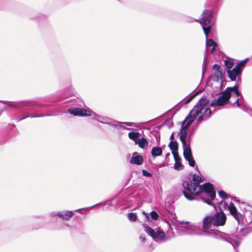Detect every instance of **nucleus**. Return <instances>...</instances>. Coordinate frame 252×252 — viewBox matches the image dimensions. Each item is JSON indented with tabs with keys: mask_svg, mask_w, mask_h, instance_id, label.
Returning <instances> with one entry per match:
<instances>
[{
	"mask_svg": "<svg viewBox=\"0 0 252 252\" xmlns=\"http://www.w3.org/2000/svg\"><path fill=\"white\" fill-rule=\"evenodd\" d=\"M218 194L220 197L222 199H225L228 197V195L226 193L222 190L218 191Z\"/></svg>",
	"mask_w": 252,
	"mask_h": 252,
	"instance_id": "obj_24",
	"label": "nucleus"
},
{
	"mask_svg": "<svg viewBox=\"0 0 252 252\" xmlns=\"http://www.w3.org/2000/svg\"><path fill=\"white\" fill-rule=\"evenodd\" d=\"M162 150L159 147H153L151 150V154L153 157L156 158L162 155Z\"/></svg>",
	"mask_w": 252,
	"mask_h": 252,
	"instance_id": "obj_20",
	"label": "nucleus"
},
{
	"mask_svg": "<svg viewBox=\"0 0 252 252\" xmlns=\"http://www.w3.org/2000/svg\"><path fill=\"white\" fill-rule=\"evenodd\" d=\"M148 140L144 137L140 138L135 145H137L139 148L142 149H146L148 146Z\"/></svg>",
	"mask_w": 252,
	"mask_h": 252,
	"instance_id": "obj_17",
	"label": "nucleus"
},
{
	"mask_svg": "<svg viewBox=\"0 0 252 252\" xmlns=\"http://www.w3.org/2000/svg\"><path fill=\"white\" fill-rule=\"evenodd\" d=\"M213 11L211 10H204L202 14V20H196V21L200 22L202 26L203 30L205 35L207 37L210 32V29L213 24ZM189 21H195L192 18H189Z\"/></svg>",
	"mask_w": 252,
	"mask_h": 252,
	"instance_id": "obj_6",
	"label": "nucleus"
},
{
	"mask_svg": "<svg viewBox=\"0 0 252 252\" xmlns=\"http://www.w3.org/2000/svg\"><path fill=\"white\" fill-rule=\"evenodd\" d=\"M169 147L170 148L173 155H174V153H176V154H177L178 144L176 141H171L169 144Z\"/></svg>",
	"mask_w": 252,
	"mask_h": 252,
	"instance_id": "obj_19",
	"label": "nucleus"
},
{
	"mask_svg": "<svg viewBox=\"0 0 252 252\" xmlns=\"http://www.w3.org/2000/svg\"><path fill=\"white\" fill-rule=\"evenodd\" d=\"M248 59H245L243 61H240L239 63H238L236 66L234 67L236 68V69H238L239 70H241V68L243 67L246 63L247 62Z\"/></svg>",
	"mask_w": 252,
	"mask_h": 252,
	"instance_id": "obj_21",
	"label": "nucleus"
},
{
	"mask_svg": "<svg viewBox=\"0 0 252 252\" xmlns=\"http://www.w3.org/2000/svg\"><path fill=\"white\" fill-rule=\"evenodd\" d=\"M86 209V208H84V209ZM83 209H82H82H78V210H76L75 212H80V211L81 210H83Z\"/></svg>",
	"mask_w": 252,
	"mask_h": 252,
	"instance_id": "obj_35",
	"label": "nucleus"
},
{
	"mask_svg": "<svg viewBox=\"0 0 252 252\" xmlns=\"http://www.w3.org/2000/svg\"><path fill=\"white\" fill-rule=\"evenodd\" d=\"M91 116L92 117L93 119L96 120L99 123L107 124L113 127H119L128 130H131V128L126 127L124 126H123V125H125L127 126H137L136 123H135L120 122L108 117L98 115L96 114L93 111H92V115Z\"/></svg>",
	"mask_w": 252,
	"mask_h": 252,
	"instance_id": "obj_5",
	"label": "nucleus"
},
{
	"mask_svg": "<svg viewBox=\"0 0 252 252\" xmlns=\"http://www.w3.org/2000/svg\"><path fill=\"white\" fill-rule=\"evenodd\" d=\"M142 174L144 176H146V177H151L152 176V174L150 173L149 172L147 171V170H142Z\"/></svg>",
	"mask_w": 252,
	"mask_h": 252,
	"instance_id": "obj_29",
	"label": "nucleus"
},
{
	"mask_svg": "<svg viewBox=\"0 0 252 252\" xmlns=\"http://www.w3.org/2000/svg\"><path fill=\"white\" fill-rule=\"evenodd\" d=\"M143 226L146 232L151 236L155 241L158 242L163 240L165 234L162 230L159 229L155 231L146 224H143Z\"/></svg>",
	"mask_w": 252,
	"mask_h": 252,
	"instance_id": "obj_7",
	"label": "nucleus"
},
{
	"mask_svg": "<svg viewBox=\"0 0 252 252\" xmlns=\"http://www.w3.org/2000/svg\"><path fill=\"white\" fill-rule=\"evenodd\" d=\"M198 94V93H196L190 96L187 100V103H189L190 101H191L195 97V96Z\"/></svg>",
	"mask_w": 252,
	"mask_h": 252,
	"instance_id": "obj_31",
	"label": "nucleus"
},
{
	"mask_svg": "<svg viewBox=\"0 0 252 252\" xmlns=\"http://www.w3.org/2000/svg\"><path fill=\"white\" fill-rule=\"evenodd\" d=\"M150 215H151V218L154 220H157L158 218V213L156 211H154L151 212Z\"/></svg>",
	"mask_w": 252,
	"mask_h": 252,
	"instance_id": "obj_27",
	"label": "nucleus"
},
{
	"mask_svg": "<svg viewBox=\"0 0 252 252\" xmlns=\"http://www.w3.org/2000/svg\"><path fill=\"white\" fill-rule=\"evenodd\" d=\"M195 169L198 170L197 166ZM198 173L199 174H193L191 179L183 182L184 195L189 200H200L208 205L213 204L212 201L216 198V191L213 186L209 183L200 185L203 181L201 174Z\"/></svg>",
	"mask_w": 252,
	"mask_h": 252,
	"instance_id": "obj_2",
	"label": "nucleus"
},
{
	"mask_svg": "<svg viewBox=\"0 0 252 252\" xmlns=\"http://www.w3.org/2000/svg\"><path fill=\"white\" fill-rule=\"evenodd\" d=\"M173 156H174L175 161H181V158L179 157L178 154H176V153H174V155H173Z\"/></svg>",
	"mask_w": 252,
	"mask_h": 252,
	"instance_id": "obj_32",
	"label": "nucleus"
},
{
	"mask_svg": "<svg viewBox=\"0 0 252 252\" xmlns=\"http://www.w3.org/2000/svg\"><path fill=\"white\" fill-rule=\"evenodd\" d=\"M241 108L243 111L247 112V113L250 114L252 116V109H251L249 108H247V107H244V106H242Z\"/></svg>",
	"mask_w": 252,
	"mask_h": 252,
	"instance_id": "obj_28",
	"label": "nucleus"
},
{
	"mask_svg": "<svg viewBox=\"0 0 252 252\" xmlns=\"http://www.w3.org/2000/svg\"><path fill=\"white\" fill-rule=\"evenodd\" d=\"M148 214H147L146 215V218H148Z\"/></svg>",
	"mask_w": 252,
	"mask_h": 252,
	"instance_id": "obj_39",
	"label": "nucleus"
},
{
	"mask_svg": "<svg viewBox=\"0 0 252 252\" xmlns=\"http://www.w3.org/2000/svg\"><path fill=\"white\" fill-rule=\"evenodd\" d=\"M170 139L171 141H173V139H174L173 133L171 135V136L170 137Z\"/></svg>",
	"mask_w": 252,
	"mask_h": 252,
	"instance_id": "obj_33",
	"label": "nucleus"
},
{
	"mask_svg": "<svg viewBox=\"0 0 252 252\" xmlns=\"http://www.w3.org/2000/svg\"><path fill=\"white\" fill-rule=\"evenodd\" d=\"M140 240L141 241H145V238L143 237V236H140Z\"/></svg>",
	"mask_w": 252,
	"mask_h": 252,
	"instance_id": "obj_34",
	"label": "nucleus"
},
{
	"mask_svg": "<svg viewBox=\"0 0 252 252\" xmlns=\"http://www.w3.org/2000/svg\"><path fill=\"white\" fill-rule=\"evenodd\" d=\"M224 65L227 68L230 69L233 67L234 63L230 61L225 60L224 61Z\"/></svg>",
	"mask_w": 252,
	"mask_h": 252,
	"instance_id": "obj_25",
	"label": "nucleus"
},
{
	"mask_svg": "<svg viewBox=\"0 0 252 252\" xmlns=\"http://www.w3.org/2000/svg\"><path fill=\"white\" fill-rule=\"evenodd\" d=\"M143 162V158L142 157L139 155L137 152H135L132 154V157L130 159V163L131 164L140 165L142 164Z\"/></svg>",
	"mask_w": 252,
	"mask_h": 252,
	"instance_id": "obj_15",
	"label": "nucleus"
},
{
	"mask_svg": "<svg viewBox=\"0 0 252 252\" xmlns=\"http://www.w3.org/2000/svg\"><path fill=\"white\" fill-rule=\"evenodd\" d=\"M38 105L40 107H46L47 106L46 105H43V104H38Z\"/></svg>",
	"mask_w": 252,
	"mask_h": 252,
	"instance_id": "obj_36",
	"label": "nucleus"
},
{
	"mask_svg": "<svg viewBox=\"0 0 252 252\" xmlns=\"http://www.w3.org/2000/svg\"><path fill=\"white\" fill-rule=\"evenodd\" d=\"M240 93L238 90L237 85H234L232 87H227L221 93V95L217 99H213L210 105L211 107L222 106L227 103H229V99L231 97H234L236 99L235 102L233 105L236 104L238 107H240V104L239 102V98Z\"/></svg>",
	"mask_w": 252,
	"mask_h": 252,
	"instance_id": "obj_4",
	"label": "nucleus"
},
{
	"mask_svg": "<svg viewBox=\"0 0 252 252\" xmlns=\"http://www.w3.org/2000/svg\"><path fill=\"white\" fill-rule=\"evenodd\" d=\"M52 116V115H50V114H46V115H27V116H25V117L20 119L19 120V121L24 120V119H26L27 118H29V117H30V118H37V117H43V116Z\"/></svg>",
	"mask_w": 252,
	"mask_h": 252,
	"instance_id": "obj_23",
	"label": "nucleus"
},
{
	"mask_svg": "<svg viewBox=\"0 0 252 252\" xmlns=\"http://www.w3.org/2000/svg\"><path fill=\"white\" fill-rule=\"evenodd\" d=\"M228 76L231 81H236V78L238 80H240L242 70H239L234 67L232 70H229L227 71Z\"/></svg>",
	"mask_w": 252,
	"mask_h": 252,
	"instance_id": "obj_12",
	"label": "nucleus"
},
{
	"mask_svg": "<svg viewBox=\"0 0 252 252\" xmlns=\"http://www.w3.org/2000/svg\"><path fill=\"white\" fill-rule=\"evenodd\" d=\"M128 220L132 222H135L137 220V215L135 213H129L127 214Z\"/></svg>",
	"mask_w": 252,
	"mask_h": 252,
	"instance_id": "obj_22",
	"label": "nucleus"
},
{
	"mask_svg": "<svg viewBox=\"0 0 252 252\" xmlns=\"http://www.w3.org/2000/svg\"><path fill=\"white\" fill-rule=\"evenodd\" d=\"M140 136L141 133L137 131H130L128 133L129 139L133 141L135 144L140 138Z\"/></svg>",
	"mask_w": 252,
	"mask_h": 252,
	"instance_id": "obj_18",
	"label": "nucleus"
},
{
	"mask_svg": "<svg viewBox=\"0 0 252 252\" xmlns=\"http://www.w3.org/2000/svg\"><path fill=\"white\" fill-rule=\"evenodd\" d=\"M228 209L230 213L236 219L238 223H240L243 221V218L242 215L237 211L236 207L233 203L231 202L229 204V205L228 206Z\"/></svg>",
	"mask_w": 252,
	"mask_h": 252,
	"instance_id": "obj_11",
	"label": "nucleus"
},
{
	"mask_svg": "<svg viewBox=\"0 0 252 252\" xmlns=\"http://www.w3.org/2000/svg\"><path fill=\"white\" fill-rule=\"evenodd\" d=\"M174 168L175 169L180 170L182 169L183 166L182 165V163L181 161H175V163L174 164Z\"/></svg>",
	"mask_w": 252,
	"mask_h": 252,
	"instance_id": "obj_26",
	"label": "nucleus"
},
{
	"mask_svg": "<svg viewBox=\"0 0 252 252\" xmlns=\"http://www.w3.org/2000/svg\"><path fill=\"white\" fill-rule=\"evenodd\" d=\"M27 103V102H23V103L24 104H26Z\"/></svg>",
	"mask_w": 252,
	"mask_h": 252,
	"instance_id": "obj_38",
	"label": "nucleus"
},
{
	"mask_svg": "<svg viewBox=\"0 0 252 252\" xmlns=\"http://www.w3.org/2000/svg\"><path fill=\"white\" fill-rule=\"evenodd\" d=\"M74 213L71 211L52 212L49 214L51 218H59L64 220H69L73 216Z\"/></svg>",
	"mask_w": 252,
	"mask_h": 252,
	"instance_id": "obj_8",
	"label": "nucleus"
},
{
	"mask_svg": "<svg viewBox=\"0 0 252 252\" xmlns=\"http://www.w3.org/2000/svg\"><path fill=\"white\" fill-rule=\"evenodd\" d=\"M65 225L67 226V227H70V225L67 224V223H65Z\"/></svg>",
	"mask_w": 252,
	"mask_h": 252,
	"instance_id": "obj_37",
	"label": "nucleus"
},
{
	"mask_svg": "<svg viewBox=\"0 0 252 252\" xmlns=\"http://www.w3.org/2000/svg\"><path fill=\"white\" fill-rule=\"evenodd\" d=\"M212 203L213 204H209V205L213 206L215 209L218 207L220 212H223L222 211L225 210L228 206L225 202L223 200L219 202L216 198L212 201Z\"/></svg>",
	"mask_w": 252,
	"mask_h": 252,
	"instance_id": "obj_13",
	"label": "nucleus"
},
{
	"mask_svg": "<svg viewBox=\"0 0 252 252\" xmlns=\"http://www.w3.org/2000/svg\"><path fill=\"white\" fill-rule=\"evenodd\" d=\"M67 111L69 113L74 116H89L92 115V110L77 107L69 108Z\"/></svg>",
	"mask_w": 252,
	"mask_h": 252,
	"instance_id": "obj_9",
	"label": "nucleus"
},
{
	"mask_svg": "<svg viewBox=\"0 0 252 252\" xmlns=\"http://www.w3.org/2000/svg\"><path fill=\"white\" fill-rule=\"evenodd\" d=\"M211 218L216 226L223 225L226 219L225 215L223 212L217 213L215 215L211 216Z\"/></svg>",
	"mask_w": 252,
	"mask_h": 252,
	"instance_id": "obj_10",
	"label": "nucleus"
},
{
	"mask_svg": "<svg viewBox=\"0 0 252 252\" xmlns=\"http://www.w3.org/2000/svg\"><path fill=\"white\" fill-rule=\"evenodd\" d=\"M213 69L215 71L213 76L214 79L216 81H221L222 73L221 70V67L217 64H215L213 66Z\"/></svg>",
	"mask_w": 252,
	"mask_h": 252,
	"instance_id": "obj_14",
	"label": "nucleus"
},
{
	"mask_svg": "<svg viewBox=\"0 0 252 252\" xmlns=\"http://www.w3.org/2000/svg\"><path fill=\"white\" fill-rule=\"evenodd\" d=\"M206 56H207V55H206ZM206 57V60H207L206 58H207V57Z\"/></svg>",
	"mask_w": 252,
	"mask_h": 252,
	"instance_id": "obj_40",
	"label": "nucleus"
},
{
	"mask_svg": "<svg viewBox=\"0 0 252 252\" xmlns=\"http://www.w3.org/2000/svg\"><path fill=\"white\" fill-rule=\"evenodd\" d=\"M213 222L211 216H208L203 219L202 228L198 225L187 222L182 224L180 226L178 227L177 230L181 235H201L206 234L217 239H223L231 244L234 248L239 246L240 242L239 240L236 239L234 235H226L225 237H223L221 235V232L216 231L215 229L216 226Z\"/></svg>",
	"mask_w": 252,
	"mask_h": 252,
	"instance_id": "obj_3",
	"label": "nucleus"
},
{
	"mask_svg": "<svg viewBox=\"0 0 252 252\" xmlns=\"http://www.w3.org/2000/svg\"><path fill=\"white\" fill-rule=\"evenodd\" d=\"M208 103L209 101L206 98L202 97L190 111L188 117L182 122V126L179 133L180 139L183 145L184 157L191 167L195 166V161L192 157L190 147V138L188 137L187 138L189 127L199 115H200L196 121L198 123L210 117L212 114V111L207 106Z\"/></svg>",
	"mask_w": 252,
	"mask_h": 252,
	"instance_id": "obj_1",
	"label": "nucleus"
},
{
	"mask_svg": "<svg viewBox=\"0 0 252 252\" xmlns=\"http://www.w3.org/2000/svg\"><path fill=\"white\" fill-rule=\"evenodd\" d=\"M208 37V36H207ZM206 54H208V53L209 52L210 50V52L211 53H213L216 47V46H217V44L212 39H209L208 38V37H207V36H206Z\"/></svg>",
	"mask_w": 252,
	"mask_h": 252,
	"instance_id": "obj_16",
	"label": "nucleus"
},
{
	"mask_svg": "<svg viewBox=\"0 0 252 252\" xmlns=\"http://www.w3.org/2000/svg\"><path fill=\"white\" fill-rule=\"evenodd\" d=\"M206 67H207V65H206V57H205L204 59V63H203V67H202L203 75L205 73Z\"/></svg>",
	"mask_w": 252,
	"mask_h": 252,
	"instance_id": "obj_30",
	"label": "nucleus"
}]
</instances>
